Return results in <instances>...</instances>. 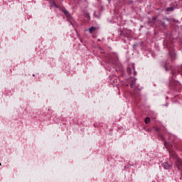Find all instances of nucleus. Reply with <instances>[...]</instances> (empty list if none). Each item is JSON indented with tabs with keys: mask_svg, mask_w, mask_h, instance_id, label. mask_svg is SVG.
Masks as SVG:
<instances>
[{
	"mask_svg": "<svg viewBox=\"0 0 182 182\" xmlns=\"http://www.w3.org/2000/svg\"><path fill=\"white\" fill-rule=\"evenodd\" d=\"M170 155L172 156L173 157H174V159H176V166L178 168V166H182V160L178 158V156H177V154H176V153L174 152H169Z\"/></svg>",
	"mask_w": 182,
	"mask_h": 182,
	"instance_id": "nucleus-1",
	"label": "nucleus"
},
{
	"mask_svg": "<svg viewBox=\"0 0 182 182\" xmlns=\"http://www.w3.org/2000/svg\"><path fill=\"white\" fill-rule=\"evenodd\" d=\"M162 167H164V170H170L173 167V164L164 162L162 164Z\"/></svg>",
	"mask_w": 182,
	"mask_h": 182,
	"instance_id": "nucleus-2",
	"label": "nucleus"
},
{
	"mask_svg": "<svg viewBox=\"0 0 182 182\" xmlns=\"http://www.w3.org/2000/svg\"><path fill=\"white\" fill-rule=\"evenodd\" d=\"M63 13L65 14V15H66V16H68V18H69V19H71L72 16H70V14H69L68 11L64 10Z\"/></svg>",
	"mask_w": 182,
	"mask_h": 182,
	"instance_id": "nucleus-3",
	"label": "nucleus"
},
{
	"mask_svg": "<svg viewBox=\"0 0 182 182\" xmlns=\"http://www.w3.org/2000/svg\"><path fill=\"white\" fill-rule=\"evenodd\" d=\"M95 31H96V27H91L89 28L90 33H92Z\"/></svg>",
	"mask_w": 182,
	"mask_h": 182,
	"instance_id": "nucleus-4",
	"label": "nucleus"
},
{
	"mask_svg": "<svg viewBox=\"0 0 182 182\" xmlns=\"http://www.w3.org/2000/svg\"><path fill=\"white\" fill-rule=\"evenodd\" d=\"M174 11V8L173 7H169L166 9V12H173Z\"/></svg>",
	"mask_w": 182,
	"mask_h": 182,
	"instance_id": "nucleus-5",
	"label": "nucleus"
},
{
	"mask_svg": "<svg viewBox=\"0 0 182 182\" xmlns=\"http://www.w3.org/2000/svg\"><path fill=\"white\" fill-rule=\"evenodd\" d=\"M149 122H150V119H149V117H146V118L145 119V123H146V124H148Z\"/></svg>",
	"mask_w": 182,
	"mask_h": 182,
	"instance_id": "nucleus-6",
	"label": "nucleus"
},
{
	"mask_svg": "<svg viewBox=\"0 0 182 182\" xmlns=\"http://www.w3.org/2000/svg\"><path fill=\"white\" fill-rule=\"evenodd\" d=\"M134 85V82L131 83V87H133Z\"/></svg>",
	"mask_w": 182,
	"mask_h": 182,
	"instance_id": "nucleus-7",
	"label": "nucleus"
},
{
	"mask_svg": "<svg viewBox=\"0 0 182 182\" xmlns=\"http://www.w3.org/2000/svg\"><path fill=\"white\" fill-rule=\"evenodd\" d=\"M134 76H136V71H134Z\"/></svg>",
	"mask_w": 182,
	"mask_h": 182,
	"instance_id": "nucleus-8",
	"label": "nucleus"
},
{
	"mask_svg": "<svg viewBox=\"0 0 182 182\" xmlns=\"http://www.w3.org/2000/svg\"><path fill=\"white\" fill-rule=\"evenodd\" d=\"M54 5V6H55V8H58V6L56 5V4H53Z\"/></svg>",
	"mask_w": 182,
	"mask_h": 182,
	"instance_id": "nucleus-9",
	"label": "nucleus"
},
{
	"mask_svg": "<svg viewBox=\"0 0 182 182\" xmlns=\"http://www.w3.org/2000/svg\"><path fill=\"white\" fill-rule=\"evenodd\" d=\"M156 132H159V129L156 128Z\"/></svg>",
	"mask_w": 182,
	"mask_h": 182,
	"instance_id": "nucleus-10",
	"label": "nucleus"
},
{
	"mask_svg": "<svg viewBox=\"0 0 182 182\" xmlns=\"http://www.w3.org/2000/svg\"><path fill=\"white\" fill-rule=\"evenodd\" d=\"M164 144H165V146H167V144L166 142L164 143Z\"/></svg>",
	"mask_w": 182,
	"mask_h": 182,
	"instance_id": "nucleus-11",
	"label": "nucleus"
},
{
	"mask_svg": "<svg viewBox=\"0 0 182 182\" xmlns=\"http://www.w3.org/2000/svg\"><path fill=\"white\" fill-rule=\"evenodd\" d=\"M153 19H154V20H155V19H156V18H154Z\"/></svg>",
	"mask_w": 182,
	"mask_h": 182,
	"instance_id": "nucleus-12",
	"label": "nucleus"
},
{
	"mask_svg": "<svg viewBox=\"0 0 182 182\" xmlns=\"http://www.w3.org/2000/svg\"><path fill=\"white\" fill-rule=\"evenodd\" d=\"M128 70H129V71H130L131 70H130V69H129Z\"/></svg>",
	"mask_w": 182,
	"mask_h": 182,
	"instance_id": "nucleus-13",
	"label": "nucleus"
},
{
	"mask_svg": "<svg viewBox=\"0 0 182 182\" xmlns=\"http://www.w3.org/2000/svg\"><path fill=\"white\" fill-rule=\"evenodd\" d=\"M0 166H1V163H0Z\"/></svg>",
	"mask_w": 182,
	"mask_h": 182,
	"instance_id": "nucleus-14",
	"label": "nucleus"
}]
</instances>
